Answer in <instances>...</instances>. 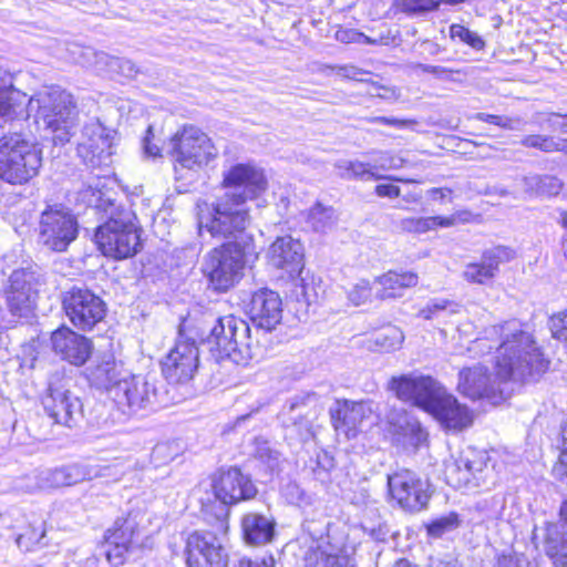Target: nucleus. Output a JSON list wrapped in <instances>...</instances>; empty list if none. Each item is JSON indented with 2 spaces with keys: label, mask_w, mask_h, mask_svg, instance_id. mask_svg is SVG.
<instances>
[{
  "label": "nucleus",
  "mask_w": 567,
  "mask_h": 567,
  "mask_svg": "<svg viewBox=\"0 0 567 567\" xmlns=\"http://www.w3.org/2000/svg\"><path fill=\"white\" fill-rule=\"evenodd\" d=\"M14 74L0 66V93L17 90L14 87Z\"/></svg>",
  "instance_id": "58"
},
{
  "label": "nucleus",
  "mask_w": 567,
  "mask_h": 567,
  "mask_svg": "<svg viewBox=\"0 0 567 567\" xmlns=\"http://www.w3.org/2000/svg\"><path fill=\"white\" fill-rule=\"evenodd\" d=\"M40 274L32 267L16 269L9 277L4 297L13 317L29 318L33 311Z\"/></svg>",
  "instance_id": "15"
},
{
  "label": "nucleus",
  "mask_w": 567,
  "mask_h": 567,
  "mask_svg": "<svg viewBox=\"0 0 567 567\" xmlns=\"http://www.w3.org/2000/svg\"><path fill=\"white\" fill-rule=\"evenodd\" d=\"M365 121L368 123L383 124V125L392 126L398 130L413 128L416 125V121H414V120H403V118L388 117V116H373V117L365 118Z\"/></svg>",
  "instance_id": "55"
},
{
  "label": "nucleus",
  "mask_w": 567,
  "mask_h": 567,
  "mask_svg": "<svg viewBox=\"0 0 567 567\" xmlns=\"http://www.w3.org/2000/svg\"><path fill=\"white\" fill-rule=\"evenodd\" d=\"M506 382L497 377L492 379L487 369L477 364L460 371L457 390L472 400L486 399L492 404H498L507 398L502 386Z\"/></svg>",
  "instance_id": "18"
},
{
  "label": "nucleus",
  "mask_w": 567,
  "mask_h": 567,
  "mask_svg": "<svg viewBox=\"0 0 567 567\" xmlns=\"http://www.w3.org/2000/svg\"><path fill=\"white\" fill-rule=\"evenodd\" d=\"M130 371L116 362L111 355L86 369V378L91 386L103 390L113 400V390L123 383Z\"/></svg>",
  "instance_id": "30"
},
{
  "label": "nucleus",
  "mask_w": 567,
  "mask_h": 567,
  "mask_svg": "<svg viewBox=\"0 0 567 567\" xmlns=\"http://www.w3.org/2000/svg\"><path fill=\"white\" fill-rule=\"evenodd\" d=\"M237 567H275V559L272 556L265 557L260 560H251L248 558H241L238 561Z\"/></svg>",
  "instance_id": "62"
},
{
  "label": "nucleus",
  "mask_w": 567,
  "mask_h": 567,
  "mask_svg": "<svg viewBox=\"0 0 567 567\" xmlns=\"http://www.w3.org/2000/svg\"><path fill=\"white\" fill-rule=\"evenodd\" d=\"M427 567H463V564L453 557L430 558Z\"/></svg>",
  "instance_id": "64"
},
{
  "label": "nucleus",
  "mask_w": 567,
  "mask_h": 567,
  "mask_svg": "<svg viewBox=\"0 0 567 567\" xmlns=\"http://www.w3.org/2000/svg\"><path fill=\"white\" fill-rule=\"evenodd\" d=\"M223 185L226 192H237L247 199H252L267 188L264 171L250 163L233 165L224 172Z\"/></svg>",
  "instance_id": "24"
},
{
  "label": "nucleus",
  "mask_w": 567,
  "mask_h": 567,
  "mask_svg": "<svg viewBox=\"0 0 567 567\" xmlns=\"http://www.w3.org/2000/svg\"><path fill=\"white\" fill-rule=\"evenodd\" d=\"M369 154L373 156L370 163L372 171L375 173L378 171L398 169L403 166V158L390 152L372 151Z\"/></svg>",
  "instance_id": "45"
},
{
  "label": "nucleus",
  "mask_w": 567,
  "mask_h": 567,
  "mask_svg": "<svg viewBox=\"0 0 567 567\" xmlns=\"http://www.w3.org/2000/svg\"><path fill=\"white\" fill-rule=\"evenodd\" d=\"M156 379L151 375L132 374L113 390V402L126 416L140 411L153 410L158 403Z\"/></svg>",
  "instance_id": "11"
},
{
  "label": "nucleus",
  "mask_w": 567,
  "mask_h": 567,
  "mask_svg": "<svg viewBox=\"0 0 567 567\" xmlns=\"http://www.w3.org/2000/svg\"><path fill=\"white\" fill-rule=\"evenodd\" d=\"M553 472L559 478L567 477V421L561 426V452Z\"/></svg>",
  "instance_id": "52"
},
{
  "label": "nucleus",
  "mask_w": 567,
  "mask_h": 567,
  "mask_svg": "<svg viewBox=\"0 0 567 567\" xmlns=\"http://www.w3.org/2000/svg\"><path fill=\"white\" fill-rule=\"evenodd\" d=\"M62 309L79 330L89 331L106 315V303L86 287L73 286L62 293Z\"/></svg>",
  "instance_id": "12"
},
{
  "label": "nucleus",
  "mask_w": 567,
  "mask_h": 567,
  "mask_svg": "<svg viewBox=\"0 0 567 567\" xmlns=\"http://www.w3.org/2000/svg\"><path fill=\"white\" fill-rule=\"evenodd\" d=\"M371 285L368 280L361 279L359 282H357L353 288L349 292V299L350 301L359 306L367 301V299L371 295Z\"/></svg>",
  "instance_id": "54"
},
{
  "label": "nucleus",
  "mask_w": 567,
  "mask_h": 567,
  "mask_svg": "<svg viewBox=\"0 0 567 567\" xmlns=\"http://www.w3.org/2000/svg\"><path fill=\"white\" fill-rule=\"evenodd\" d=\"M338 74L349 80L367 82L368 80L365 79V76L369 75V72L359 69L354 65H343L338 66Z\"/></svg>",
  "instance_id": "56"
},
{
  "label": "nucleus",
  "mask_w": 567,
  "mask_h": 567,
  "mask_svg": "<svg viewBox=\"0 0 567 567\" xmlns=\"http://www.w3.org/2000/svg\"><path fill=\"white\" fill-rule=\"evenodd\" d=\"M27 105V94L20 90L0 93V116L2 117L29 116Z\"/></svg>",
  "instance_id": "38"
},
{
  "label": "nucleus",
  "mask_w": 567,
  "mask_h": 567,
  "mask_svg": "<svg viewBox=\"0 0 567 567\" xmlns=\"http://www.w3.org/2000/svg\"><path fill=\"white\" fill-rule=\"evenodd\" d=\"M28 115L35 112V123L54 145L70 142L79 124V112L71 93L59 86L45 87L28 100Z\"/></svg>",
  "instance_id": "3"
},
{
  "label": "nucleus",
  "mask_w": 567,
  "mask_h": 567,
  "mask_svg": "<svg viewBox=\"0 0 567 567\" xmlns=\"http://www.w3.org/2000/svg\"><path fill=\"white\" fill-rule=\"evenodd\" d=\"M372 414L371 403L349 400L337 401L330 409V416L334 429L348 437L355 436L358 427Z\"/></svg>",
  "instance_id": "29"
},
{
  "label": "nucleus",
  "mask_w": 567,
  "mask_h": 567,
  "mask_svg": "<svg viewBox=\"0 0 567 567\" xmlns=\"http://www.w3.org/2000/svg\"><path fill=\"white\" fill-rule=\"evenodd\" d=\"M255 456L259 458L261 462L268 464L269 467H272L277 464L279 458V452L271 447L270 443L262 439H255Z\"/></svg>",
  "instance_id": "49"
},
{
  "label": "nucleus",
  "mask_w": 567,
  "mask_h": 567,
  "mask_svg": "<svg viewBox=\"0 0 567 567\" xmlns=\"http://www.w3.org/2000/svg\"><path fill=\"white\" fill-rule=\"evenodd\" d=\"M42 151L21 134L6 135L0 140V179L23 185L39 174Z\"/></svg>",
  "instance_id": "6"
},
{
  "label": "nucleus",
  "mask_w": 567,
  "mask_h": 567,
  "mask_svg": "<svg viewBox=\"0 0 567 567\" xmlns=\"http://www.w3.org/2000/svg\"><path fill=\"white\" fill-rule=\"evenodd\" d=\"M362 37L363 33L357 32L354 30H338L336 32V39L343 43H360Z\"/></svg>",
  "instance_id": "59"
},
{
  "label": "nucleus",
  "mask_w": 567,
  "mask_h": 567,
  "mask_svg": "<svg viewBox=\"0 0 567 567\" xmlns=\"http://www.w3.org/2000/svg\"><path fill=\"white\" fill-rule=\"evenodd\" d=\"M243 538L251 546H262L272 540L276 523L260 513H246L240 520Z\"/></svg>",
  "instance_id": "31"
},
{
  "label": "nucleus",
  "mask_w": 567,
  "mask_h": 567,
  "mask_svg": "<svg viewBox=\"0 0 567 567\" xmlns=\"http://www.w3.org/2000/svg\"><path fill=\"white\" fill-rule=\"evenodd\" d=\"M199 364L196 342L179 334L174 348L162 362V372L169 383H187L194 378Z\"/></svg>",
  "instance_id": "17"
},
{
  "label": "nucleus",
  "mask_w": 567,
  "mask_h": 567,
  "mask_svg": "<svg viewBox=\"0 0 567 567\" xmlns=\"http://www.w3.org/2000/svg\"><path fill=\"white\" fill-rule=\"evenodd\" d=\"M461 464H463L471 477V482L475 481L476 485L486 484L488 481V456L485 451L476 449H466L461 452Z\"/></svg>",
  "instance_id": "36"
},
{
  "label": "nucleus",
  "mask_w": 567,
  "mask_h": 567,
  "mask_svg": "<svg viewBox=\"0 0 567 567\" xmlns=\"http://www.w3.org/2000/svg\"><path fill=\"white\" fill-rule=\"evenodd\" d=\"M492 349L496 350L495 370L502 381H536L549 365L534 336L516 320L486 329L485 337L473 341L470 351L484 355Z\"/></svg>",
  "instance_id": "1"
},
{
  "label": "nucleus",
  "mask_w": 567,
  "mask_h": 567,
  "mask_svg": "<svg viewBox=\"0 0 567 567\" xmlns=\"http://www.w3.org/2000/svg\"><path fill=\"white\" fill-rule=\"evenodd\" d=\"M247 308L249 318L257 328L271 331L281 321L282 301L274 290L264 288L255 291Z\"/></svg>",
  "instance_id": "25"
},
{
  "label": "nucleus",
  "mask_w": 567,
  "mask_h": 567,
  "mask_svg": "<svg viewBox=\"0 0 567 567\" xmlns=\"http://www.w3.org/2000/svg\"><path fill=\"white\" fill-rule=\"evenodd\" d=\"M269 264L286 270L291 277L299 275L303 268V245L291 236L278 237L269 247Z\"/></svg>",
  "instance_id": "27"
},
{
  "label": "nucleus",
  "mask_w": 567,
  "mask_h": 567,
  "mask_svg": "<svg viewBox=\"0 0 567 567\" xmlns=\"http://www.w3.org/2000/svg\"><path fill=\"white\" fill-rule=\"evenodd\" d=\"M206 342L210 351L216 350L220 358H228L237 364H247L255 357L249 324L233 315L217 320Z\"/></svg>",
  "instance_id": "8"
},
{
  "label": "nucleus",
  "mask_w": 567,
  "mask_h": 567,
  "mask_svg": "<svg viewBox=\"0 0 567 567\" xmlns=\"http://www.w3.org/2000/svg\"><path fill=\"white\" fill-rule=\"evenodd\" d=\"M79 233L76 218L61 206H48L39 221V241L52 251L62 252Z\"/></svg>",
  "instance_id": "14"
},
{
  "label": "nucleus",
  "mask_w": 567,
  "mask_h": 567,
  "mask_svg": "<svg viewBox=\"0 0 567 567\" xmlns=\"http://www.w3.org/2000/svg\"><path fill=\"white\" fill-rule=\"evenodd\" d=\"M395 6L405 13H423L436 9L441 0H394Z\"/></svg>",
  "instance_id": "48"
},
{
  "label": "nucleus",
  "mask_w": 567,
  "mask_h": 567,
  "mask_svg": "<svg viewBox=\"0 0 567 567\" xmlns=\"http://www.w3.org/2000/svg\"><path fill=\"white\" fill-rule=\"evenodd\" d=\"M336 167L340 171V176L346 179L360 178L369 181L381 177L372 171L370 162L342 159L336 164Z\"/></svg>",
  "instance_id": "41"
},
{
  "label": "nucleus",
  "mask_w": 567,
  "mask_h": 567,
  "mask_svg": "<svg viewBox=\"0 0 567 567\" xmlns=\"http://www.w3.org/2000/svg\"><path fill=\"white\" fill-rule=\"evenodd\" d=\"M404 341L403 332L396 327H388L375 334L373 343L375 349L382 352H391L401 348Z\"/></svg>",
  "instance_id": "42"
},
{
  "label": "nucleus",
  "mask_w": 567,
  "mask_h": 567,
  "mask_svg": "<svg viewBox=\"0 0 567 567\" xmlns=\"http://www.w3.org/2000/svg\"><path fill=\"white\" fill-rule=\"evenodd\" d=\"M445 477L447 484L455 488H460L471 483L468 470L461 464V454L457 458L446 463Z\"/></svg>",
  "instance_id": "43"
},
{
  "label": "nucleus",
  "mask_w": 567,
  "mask_h": 567,
  "mask_svg": "<svg viewBox=\"0 0 567 567\" xmlns=\"http://www.w3.org/2000/svg\"><path fill=\"white\" fill-rule=\"evenodd\" d=\"M86 54H93L95 68L112 78L133 79L138 73L137 66L131 60L112 56L105 52H92L91 49L86 51Z\"/></svg>",
  "instance_id": "35"
},
{
  "label": "nucleus",
  "mask_w": 567,
  "mask_h": 567,
  "mask_svg": "<svg viewBox=\"0 0 567 567\" xmlns=\"http://www.w3.org/2000/svg\"><path fill=\"white\" fill-rule=\"evenodd\" d=\"M391 424L396 442L402 444L405 450L415 451L426 441L427 433L419 420L405 411L393 415Z\"/></svg>",
  "instance_id": "32"
},
{
  "label": "nucleus",
  "mask_w": 567,
  "mask_h": 567,
  "mask_svg": "<svg viewBox=\"0 0 567 567\" xmlns=\"http://www.w3.org/2000/svg\"><path fill=\"white\" fill-rule=\"evenodd\" d=\"M379 197L396 198L400 196V187L392 184H380L375 187Z\"/></svg>",
  "instance_id": "63"
},
{
  "label": "nucleus",
  "mask_w": 567,
  "mask_h": 567,
  "mask_svg": "<svg viewBox=\"0 0 567 567\" xmlns=\"http://www.w3.org/2000/svg\"><path fill=\"white\" fill-rule=\"evenodd\" d=\"M468 216V212H457L449 217H408L400 220L399 228L406 233L424 234L437 227L447 228L467 221Z\"/></svg>",
  "instance_id": "33"
},
{
  "label": "nucleus",
  "mask_w": 567,
  "mask_h": 567,
  "mask_svg": "<svg viewBox=\"0 0 567 567\" xmlns=\"http://www.w3.org/2000/svg\"><path fill=\"white\" fill-rule=\"evenodd\" d=\"M339 214L329 205L320 202L313 204L307 212L306 223L316 233H327L336 227Z\"/></svg>",
  "instance_id": "37"
},
{
  "label": "nucleus",
  "mask_w": 567,
  "mask_h": 567,
  "mask_svg": "<svg viewBox=\"0 0 567 567\" xmlns=\"http://www.w3.org/2000/svg\"><path fill=\"white\" fill-rule=\"evenodd\" d=\"M320 399L316 393L291 398L280 412L287 437L300 443L315 439V421L321 412Z\"/></svg>",
  "instance_id": "10"
},
{
  "label": "nucleus",
  "mask_w": 567,
  "mask_h": 567,
  "mask_svg": "<svg viewBox=\"0 0 567 567\" xmlns=\"http://www.w3.org/2000/svg\"><path fill=\"white\" fill-rule=\"evenodd\" d=\"M42 403L48 415L58 424L73 427L83 419V404L80 398L62 382H50Z\"/></svg>",
  "instance_id": "20"
},
{
  "label": "nucleus",
  "mask_w": 567,
  "mask_h": 567,
  "mask_svg": "<svg viewBox=\"0 0 567 567\" xmlns=\"http://www.w3.org/2000/svg\"><path fill=\"white\" fill-rule=\"evenodd\" d=\"M116 131L104 126L99 120L87 122L76 146L78 156L91 168L106 167L112 164Z\"/></svg>",
  "instance_id": "13"
},
{
  "label": "nucleus",
  "mask_w": 567,
  "mask_h": 567,
  "mask_svg": "<svg viewBox=\"0 0 567 567\" xmlns=\"http://www.w3.org/2000/svg\"><path fill=\"white\" fill-rule=\"evenodd\" d=\"M539 196H557L564 187V183L556 176L540 175Z\"/></svg>",
  "instance_id": "51"
},
{
  "label": "nucleus",
  "mask_w": 567,
  "mask_h": 567,
  "mask_svg": "<svg viewBox=\"0 0 567 567\" xmlns=\"http://www.w3.org/2000/svg\"><path fill=\"white\" fill-rule=\"evenodd\" d=\"M96 208L106 214L107 219L95 233V241L103 255L115 259L134 256L141 248L136 216L132 209L115 205L111 198L100 196Z\"/></svg>",
  "instance_id": "4"
},
{
  "label": "nucleus",
  "mask_w": 567,
  "mask_h": 567,
  "mask_svg": "<svg viewBox=\"0 0 567 567\" xmlns=\"http://www.w3.org/2000/svg\"><path fill=\"white\" fill-rule=\"evenodd\" d=\"M245 264L244 248L228 241L205 255L202 271L215 290L227 291L241 279Z\"/></svg>",
  "instance_id": "9"
},
{
  "label": "nucleus",
  "mask_w": 567,
  "mask_h": 567,
  "mask_svg": "<svg viewBox=\"0 0 567 567\" xmlns=\"http://www.w3.org/2000/svg\"><path fill=\"white\" fill-rule=\"evenodd\" d=\"M545 549L555 567H567V539L559 535L556 526L547 529Z\"/></svg>",
  "instance_id": "40"
},
{
  "label": "nucleus",
  "mask_w": 567,
  "mask_h": 567,
  "mask_svg": "<svg viewBox=\"0 0 567 567\" xmlns=\"http://www.w3.org/2000/svg\"><path fill=\"white\" fill-rule=\"evenodd\" d=\"M475 118L509 131H522L525 125V122L520 117H508L502 115L477 113L475 115Z\"/></svg>",
  "instance_id": "46"
},
{
  "label": "nucleus",
  "mask_w": 567,
  "mask_h": 567,
  "mask_svg": "<svg viewBox=\"0 0 567 567\" xmlns=\"http://www.w3.org/2000/svg\"><path fill=\"white\" fill-rule=\"evenodd\" d=\"M389 389L405 402L432 414L444 427L461 431L473 422L470 410L436 380L416 373L392 377Z\"/></svg>",
  "instance_id": "2"
},
{
  "label": "nucleus",
  "mask_w": 567,
  "mask_h": 567,
  "mask_svg": "<svg viewBox=\"0 0 567 567\" xmlns=\"http://www.w3.org/2000/svg\"><path fill=\"white\" fill-rule=\"evenodd\" d=\"M350 558L342 553H331L322 548L311 550L305 559V567H349Z\"/></svg>",
  "instance_id": "39"
},
{
  "label": "nucleus",
  "mask_w": 567,
  "mask_h": 567,
  "mask_svg": "<svg viewBox=\"0 0 567 567\" xmlns=\"http://www.w3.org/2000/svg\"><path fill=\"white\" fill-rule=\"evenodd\" d=\"M198 207H200L198 205ZM206 212L199 208V230H207L212 237L219 239H237L249 224L248 210L245 207V196L237 192H225L212 205L205 204Z\"/></svg>",
  "instance_id": "5"
},
{
  "label": "nucleus",
  "mask_w": 567,
  "mask_h": 567,
  "mask_svg": "<svg viewBox=\"0 0 567 567\" xmlns=\"http://www.w3.org/2000/svg\"><path fill=\"white\" fill-rule=\"evenodd\" d=\"M169 154L175 172L187 169L198 172L218 156V150L212 138L194 125H185L169 140Z\"/></svg>",
  "instance_id": "7"
},
{
  "label": "nucleus",
  "mask_w": 567,
  "mask_h": 567,
  "mask_svg": "<svg viewBox=\"0 0 567 567\" xmlns=\"http://www.w3.org/2000/svg\"><path fill=\"white\" fill-rule=\"evenodd\" d=\"M186 555L188 567H228V553L210 532L192 533L187 538Z\"/></svg>",
  "instance_id": "21"
},
{
  "label": "nucleus",
  "mask_w": 567,
  "mask_h": 567,
  "mask_svg": "<svg viewBox=\"0 0 567 567\" xmlns=\"http://www.w3.org/2000/svg\"><path fill=\"white\" fill-rule=\"evenodd\" d=\"M540 175L525 176L522 179L524 190L532 195H539Z\"/></svg>",
  "instance_id": "60"
},
{
  "label": "nucleus",
  "mask_w": 567,
  "mask_h": 567,
  "mask_svg": "<svg viewBox=\"0 0 567 567\" xmlns=\"http://www.w3.org/2000/svg\"><path fill=\"white\" fill-rule=\"evenodd\" d=\"M545 122L553 131L567 133V114L550 113Z\"/></svg>",
  "instance_id": "57"
},
{
  "label": "nucleus",
  "mask_w": 567,
  "mask_h": 567,
  "mask_svg": "<svg viewBox=\"0 0 567 567\" xmlns=\"http://www.w3.org/2000/svg\"><path fill=\"white\" fill-rule=\"evenodd\" d=\"M544 136H545L544 134L525 135L519 141V144L526 148H535V150L542 151Z\"/></svg>",
  "instance_id": "61"
},
{
  "label": "nucleus",
  "mask_w": 567,
  "mask_h": 567,
  "mask_svg": "<svg viewBox=\"0 0 567 567\" xmlns=\"http://www.w3.org/2000/svg\"><path fill=\"white\" fill-rule=\"evenodd\" d=\"M51 347L61 360L75 367L83 365L92 354V341L73 331L66 326H61L51 334Z\"/></svg>",
  "instance_id": "23"
},
{
  "label": "nucleus",
  "mask_w": 567,
  "mask_h": 567,
  "mask_svg": "<svg viewBox=\"0 0 567 567\" xmlns=\"http://www.w3.org/2000/svg\"><path fill=\"white\" fill-rule=\"evenodd\" d=\"M460 523L458 515L456 513H450L432 520L426 527L427 534L434 538H440L444 534L456 529Z\"/></svg>",
  "instance_id": "44"
},
{
  "label": "nucleus",
  "mask_w": 567,
  "mask_h": 567,
  "mask_svg": "<svg viewBox=\"0 0 567 567\" xmlns=\"http://www.w3.org/2000/svg\"><path fill=\"white\" fill-rule=\"evenodd\" d=\"M375 282L381 287L377 291V297L379 299H395L402 297L405 289L415 287L419 282V277L416 274L411 271L402 274L389 271L378 277Z\"/></svg>",
  "instance_id": "34"
},
{
  "label": "nucleus",
  "mask_w": 567,
  "mask_h": 567,
  "mask_svg": "<svg viewBox=\"0 0 567 567\" xmlns=\"http://www.w3.org/2000/svg\"><path fill=\"white\" fill-rule=\"evenodd\" d=\"M457 308H458V305H456L450 300L432 299L431 301H429V303L423 309L420 310L419 317H421L425 320H431L434 317H436V315L440 311L450 309L451 313H455V312H457Z\"/></svg>",
  "instance_id": "50"
},
{
  "label": "nucleus",
  "mask_w": 567,
  "mask_h": 567,
  "mask_svg": "<svg viewBox=\"0 0 567 567\" xmlns=\"http://www.w3.org/2000/svg\"><path fill=\"white\" fill-rule=\"evenodd\" d=\"M104 475L100 468L86 464H71L56 468H44L28 477L29 492L71 486Z\"/></svg>",
  "instance_id": "19"
},
{
  "label": "nucleus",
  "mask_w": 567,
  "mask_h": 567,
  "mask_svg": "<svg viewBox=\"0 0 567 567\" xmlns=\"http://www.w3.org/2000/svg\"><path fill=\"white\" fill-rule=\"evenodd\" d=\"M215 497L225 505L237 504L254 498L257 488L250 477L238 467L220 470L212 484Z\"/></svg>",
  "instance_id": "22"
},
{
  "label": "nucleus",
  "mask_w": 567,
  "mask_h": 567,
  "mask_svg": "<svg viewBox=\"0 0 567 567\" xmlns=\"http://www.w3.org/2000/svg\"><path fill=\"white\" fill-rule=\"evenodd\" d=\"M141 529L137 515L130 514L125 518L115 520L113 528L105 535L107 545L106 557L110 561L121 563L124 554L134 545H137Z\"/></svg>",
  "instance_id": "26"
},
{
  "label": "nucleus",
  "mask_w": 567,
  "mask_h": 567,
  "mask_svg": "<svg viewBox=\"0 0 567 567\" xmlns=\"http://www.w3.org/2000/svg\"><path fill=\"white\" fill-rule=\"evenodd\" d=\"M526 565L527 560L523 555L507 550L496 557L494 567H526Z\"/></svg>",
  "instance_id": "53"
},
{
  "label": "nucleus",
  "mask_w": 567,
  "mask_h": 567,
  "mask_svg": "<svg viewBox=\"0 0 567 567\" xmlns=\"http://www.w3.org/2000/svg\"><path fill=\"white\" fill-rule=\"evenodd\" d=\"M388 487L391 497L409 512H420L430 499L427 481L406 468L388 475Z\"/></svg>",
  "instance_id": "16"
},
{
  "label": "nucleus",
  "mask_w": 567,
  "mask_h": 567,
  "mask_svg": "<svg viewBox=\"0 0 567 567\" xmlns=\"http://www.w3.org/2000/svg\"><path fill=\"white\" fill-rule=\"evenodd\" d=\"M515 257V251L505 246H497L485 250L480 262L466 265L463 277L472 284L484 285L495 277L501 264L508 262Z\"/></svg>",
  "instance_id": "28"
},
{
  "label": "nucleus",
  "mask_w": 567,
  "mask_h": 567,
  "mask_svg": "<svg viewBox=\"0 0 567 567\" xmlns=\"http://www.w3.org/2000/svg\"><path fill=\"white\" fill-rule=\"evenodd\" d=\"M450 35L453 40L458 39L475 50L483 49L485 44L478 34L461 24H452L450 27Z\"/></svg>",
  "instance_id": "47"
}]
</instances>
